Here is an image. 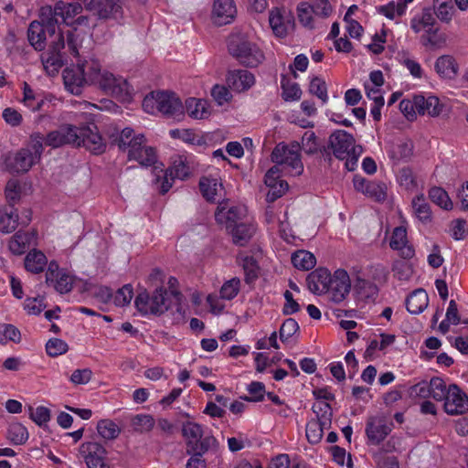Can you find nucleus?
I'll use <instances>...</instances> for the list:
<instances>
[{"label":"nucleus","mask_w":468,"mask_h":468,"mask_svg":"<svg viewBox=\"0 0 468 468\" xmlns=\"http://www.w3.org/2000/svg\"><path fill=\"white\" fill-rule=\"evenodd\" d=\"M83 70L77 65L66 68L63 70V80L66 89L74 95H80L82 88L88 84Z\"/></svg>","instance_id":"nucleus-19"},{"label":"nucleus","mask_w":468,"mask_h":468,"mask_svg":"<svg viewBox=\"0 0 468 468\" xmlns=\"http://www.w3.org/2000/svg\"><path fill=\"white\" fill-rule=\"evenodd\" d=\"M407 244V231L403 227H397L394 229L389 246L393 250H403Z\"/></svg>","instance_id":"nucleus-57"},{"label":"nucleus","mask_w":468,"mask_h":468,"mask_svg":"<svg viewBox=\"0 0 468 468\" xmlns=\"http://www.w3.org/2000/svg\"><path fill=\"white\" fill-rule=\"evenodd\" d=\"M298 19L300 23L310 29L314 28V10L307 3H301L297 7Z\"/></svg>","instance_id":"nucleus-53"},{"label":"nucleus","mask_w":468,"mask_h":468,"mask_svg":"<svg viewBox=\"0 0 468 468\" xmlns=\"http://www.w3.org/2000/svg\"><path fill=\"white\" fill-rule=\"evenodd\" d=\"M35 157L29 148H21L16 154L1 157L0 168L11 174L27 172L35 164Z\"/></svg>","instance_id":"nucleus-7"},{"label":"nucleus","mask_w":468,"mask_h":468,"mask_svg":"<svg viewBox=\"0 0 468 468\" xmlns=\"http://www.w3.org/2000/svg\"><path fill=\"white\" fill-rule=\"evenodd\" d=\"M5 196L7 202L5 206H12L15 207V205L21 197V186L17 179H10L7 181L5 188Z\"/></svg>","instance_id":"nucleus-44"},{"label":"nucleus","mask_w":468,"mask_h":468,"mask_svg":"<svg viewBox=\"0 0 468 468\" xmlns=\"http://www.w3.org/2000/svg\"><path fill=\"white\" fill-rule=\"evenodd\" d=\"M80 452L82 456L92 458L105 457L106 450L99 442L88 441L84 442L80 447Z\"/></svg>","instance_id":"nucleus-49"},{"label":"nucleus","mask_w":468,"mask_h":468,"mask_svg":"<svg viewBox=\"0 0 468 468\" xmlns=\"http://www.w3.org/2000/svg\"><path fill=\"white\" fill-rule=\"evenodd\" d=\"M391 426L381 420L370 421L366 427L367 436L372 443L378 444L390 433Z\"/></svg>","instance_id":"nucleus-24"},{"label":"nucleus","mask_w":468,"mask_h":468,"mask_svg":"<svg viewBox=\"0 0 468 468\" xmlns=\"http://www.w3.org/2000/svg\"><path fill=\"white\" fill-rule=\"evenodd\" d=\"M431 397L437 401H444L448 395V387L441 378H432L430 381Z\"/></svg>","instance_id":"nucleus-47"},{"label":"nucleus","mask_w":468,"mask_h":468,"mask_svg":"<svg viewBox=\"0 0 468 468\" xmlns=\"http://www.w3.org/2000/svg\"><path fill=\"white\" fill-rule=\"evenodd\" d=\"M240 281L239 278H232L227 281L220 289V297L224 300H232L239 292Z\"/></svg>","instance_id":"nucleus-52"},{"label":"nucleus","mask_w":468,"mask_h":468,"mask_svg":"<svg viewBox=\"0 0 468 468\" xmlns=\"http://www.w3.org/2000/svg\"><path fill=\"white\" fill-rule=\"evenodd\" d=\"M83 70V75L88 84H98V81L102 74L101 70V64L96 59L85 60L82 63H78Z\"/></svg>","instance_id":"nucleus-30"},{"label":"nucleus","mask_w":468,"mask_h":468,"mask_svg":"<svg viewBox=\"0 0 468 468\" xmlns=\"http://www.w3.org/2000/svg\"><path fill=\"white\" fill-rule=\"evenodd\" d=\"M237 8L233 0H214L212 19L214 24L223 26L233 21Z\"/></svg>","instance_id":"nucleus-16"},{"label":"nucleus","mask_w":468,"mask_h":468,"mask_svg":"<svg viewBox=\"0 0 468 468\" xmlns=\"http://www.w3.org/2000/svg\"><path fill=\"white\" fill-rule=\"evenodd\" d=\"M412 207L416 217L422 222L431 219V211L423 195H419L412 200Z\"/></svg>","instance_id":"nucleus-36"},{"label":"nucleus","mask_w":468,"mask_h":468,"mask_svg":"<svg viewBox=\"0 0 468 468\" xmlns=\"http://www.w3.org/2000/svg\"><path fill=\"white\" fill-rule=\"evenodd\" d=\"M247 208L243 206H232L228 208L219 206L215 213L217 222L223 225L228 231L247 219Z\"/></svg>","instance_id":"nucleus-12"},{"label":"nucleus","mask_w":468,"mask_h":468,"mask_svg":"<svg viewBox=\"0 0 468 468\" xmlns=\"http://www.w3.org/2000/svg\"><path fill=\"white\" fill-rule=\"evenodd\" d=\"M405 10V3H401V0H399L397 4L390 2L378 7V12L389 19H393L396 15L402 16Z\"/></svg>","instance_id":"nucleus-54"},{"label":"nucleus","mask_w":468,"mask_h":468,"mask_svg":"<svg viewBox=\"0 0 468 468\" xmlns=\"http://www.w3.org/2000/svg\"><path fill=\"white\" fill-rule=\"evenodd\" d=\"M199 188L207 201H215L218 192L222 190V184L217 178L204 176L199 181Z\"/></svg>","instance_id":"nucleus-29"},{"label":"nucleus","mask_w":468,"mask_h":468,"mask_svg":"<svg viewBox=\"0 0 468 468\" xmlns=\"http://www.w3.org/2000/svg\"><path fill=\"white\" fill-rule=\"evenodd\" d=\"M122 10L121 0H104V5L98 9V15L103 19L117 18L121 16Z\"/></svg>","instance_id":"nucleus-40"},{"label":"nucleus","mask_w":468,"mask_h":468,"mask_svg":"<svg viewBox=\"0 0 468 468\" xmlns=\"http://www.w3.org/2000/svg\"><path fill=\"white\" fill-rule=\"evenodd\" d=\"M29 416L36 424L42 426L50 420V410L44 406H39L35 410L29 407Z\"/></svg>","instance_id":"nucleus-59"},{"label":"nucleus","mask_w":468,"mask_h":468,"mask_svg":"<svg viewBox=\"0 0 468 468\" xmlns=\"http://www.w3.org/2000/svg\"><path fill=\"white\" fill-rule=\"evenodd\" d=\"M96 129L92 122L80 127L77 126V140L74 145H82L96 154L104 152L105 144Z\"/></svg>","instance_id":"nucleus-9"},{"label":"nucleus","mask_w":468,"mask_h":468,"mask_svg":"<svg viewBox=\"0 0 468 468\" xmlns=\"http://www.w3.org/2000/svg\"><path fill=\"white\" fill-rule=\"evenodd\" d=\"M48 285H52L59 293H66L70 292L72 289L73 278L63 271L58 273V276H55L54 282L49 283Z\"/></svg>","instance_id":"nucleus-50"},{"label":"nucleus","mask_w":468,"mask_h":468,"mask_svg":"<svg viewBox=\"0 0 468 468\" xmlns=\"http://www.w3.org/2000/svg\"><path fill=\"white\" fill-rule=\"evenodd\" d=\"M282 98L286 101H298L302 95V90L296 82H290L285 76L282 78Z\"/></svg>","instance_id":"nucleus-45"},{"label":"nucleus","mask_w":468,"mask_h":468,"mask_svg":"<svg viewBox=\"0 0 468 468\" xmlns=\"http://www.w3.org/2000/svg\"><path fill=\"white\" fill-rule=\"evenodd\" d=\"M301 149L308 154L317 152V138L313 131H306L303 133L302 144L296 141L292 142L290 144L284 143L278 144L271 153V160L273 163L286 165L295 175H301L303 171V165L300 157Z\"/></svg>","instance_id":"nucleus-2"},{"label":"nucleus","mask_w":468,"mask_h":468,"mask_svg":"<svg viewBox=\"0 0 468 468\" xmlns=\"http://www.w3.org/2000/svg\"><path fill=\"white\" fill-rule=\"evenodd\" d=\"M435 69L441 78L452 80L457 75L458 65L452 56L443 55L437 58Z\"/></svg>","instance_id":"nucleus-28"},{"label":"nucleus","mask_w":468,"mask_h":468,"mask_svg":"<svg viewBox=\"0 0 468 468\" xmlns=\"http://www.w3.org/2000/svg\"><path fill=\"white\" fill-rule=\"evenodd\" d=\"M188 115L197 120L206 119L209 116V104L206 100L188 98L185 103Z\"/></svg>","instance_id":"nucleus-27"},{"label":"nucleus","mask_w":468,"mask_h":468,"mask_svg":"<svg viewBox=\"0 0 468 468\" xmlns=\"http://www.w3.org/2000/svg\"><path fill=\"white\" fill-rule=\"evenodd\" d=\"M137 154L140 158L133 160L138 162L143 166H151L156 163L157 157L155 149L147 145L146 140L141 144L139 149L137 150Z\"/></svg>","instance_id":"nucleus-41"},{"label":"nucleus","mask_w":468,"mask_h":468,"mask_svg":"<svg viewBox=\"0 0 468 468\" xmlns=\"http://www.w3.org/2000/svg\"><path fill=\"white\" fill-rule=\"evenodd\" d=\"M331 276L327 269L318 268L314 270L307 276L308 289L315 294L327 292L329 291Z\"/></svg>","instance_id":"nucleus-20"},{"label":"nucleus","mask_w":468,"mask_h":468,"mask_svg":"<svg viewBox=\"0 0 468 468\" xmlns=\"http://www.w3.org/2000/svg\"><path fill=\"white\" fill-rule=\"evenodd\" d=\"M45 308L44 296L27 298L25 302V309L29 314H39Z\"/></svg>","instance_id":"nucleus-62"},{"label":"nucleus","mask_w":468,"mask_h":468,"mask_svg":"<svg viewBox=\"0 0 468 468\" xmlns=\"http://www.w3.org/2000/svg\"><path fill=\"white\" fill-rule=\"evenodd\" d=\"M144 141L145 137L143 133H135L130 127L122 129L119 136L115 139L119 149L127 153L128 159L140 158L137 154V150Z\"/></svg>","instance_id":"nucleus-11"},{"label":"nucleus","mask_w":468,"mask_h":468,"mask_svg":"<svg viewBox=\"0 0 468 468\" xmlns=\"http://www.w3.org/2000/svg\"><path fill=\"white\" fill-rule=\"evenodd\" d=\"M182 435L186 440V452H197V450H217L218 441L213 435L204 436L202 425L194 421L182 424Z\"/></svg>","instance_id":"nucleus-6"},{"label":"nucleus","mask_w":468,"mask_h":468,"mask_svg":"<svg viewBox=\"0 0 468 468\" xmlns=\"http://www.w3.org/2000/svg\"><path fill=\"white\" fill-rule=\"evenodd\" d=\"M228 85L235 91L249 90L254 83V75L246 69H235L227 75Z\"/></svg>","instance_id":"nucleus-21"},{"label":"nucleus","mask_w":468,"mask_h":468,"mask_svg":"<svg viewBox=\"0 0 468 468\" xmlns=\"http://www.w3.org/2000/svg\"><path fill=\"white\" fill-rule=\"evenodd\" d=\"M98 85L104 92L122 101H129L132 98L133 90L122 77H116L112 73L103 71Z\"/></svg>","instance_id":"nucleus-8"},{"label":"nucleus","mask_w":468,"mask_h":468,"mask_svg":"<svg viewBox=\"0 0 468 468\" xmlns=\"http://www.w3.org/2000/svg\"><path fill=\"white\" fill-rule=\"evenodd\" d=\"M299 324L295 319H285L279 332L281 341H288L294 334H296L299 331Z\"/></svg>","instance_id":"nucleus-56"},{"label":"nucleus","mask_w":468,"mask_h":468,"mask_svg":"<svg viewBox=\"0 0 468 468\" xmlns=\"http://www.w3.org/2000/svg\"><path fill=\"white\" fill-rule=\"evenodd\" d=\"M330 426H324L322 421L311 420L306 425V438L312 444L318 443L324 435V430Z\"/></svg>","instance_id":"nucleus-39"},{"label":"nucleus","mask_w":468,"mask_h":468,"mask_svg":"<svg viewBox=\"0 0 468 468\" xmlns=\"http://www.w3.org/2000/svg\"><path fill=\"white\" fill-rule=\"evenodd\" d=\"M47 264V257L40 250L30 251L25 259V268L33 273H39Z\"/></svg>","instance_id":"nucleus-33"},{"label":"nucleus","mask_w":468,"mask_h":468,"mask_svg":"<svg viewBox=\"0 0 468 468\" xmlns=\"http://www.w3.org/2000/svg\"><path fill=\"white\" fill-rule=\"evenodd\" d=\"M31 239L28 232L17 231L9 241V250L13 254L21 255L29 248Z\"/></svg>","instance_id":"nucleus-32"},{"label":"nucleus","mask_w":468,"mask_h":468,"mask_svg":"<svg viewBox=\"0 0 468 468\" xmlns=\"http://www.w3.org/2000/svg\"><path fill=\"white\" fill-rule=\"evenodd\" d=\"M243 270L245 272V282L250 283L258 278V264L252 257H246L243 260Z\"/></svg>","instance_id":"nucleus-60"},{"label":"nucleus","mask_w":468,"mask_h":468,"mask_svg":"<svg viewBox=\"0 0 468 468\" xmlns=\"http://www.w3.org/2000/svg\"><path fill=\"white\" fill-rule=\"evenodd\" d=\"M351 289V282L346 271L343 269L336 270L331 276L329 292L330 299L334 303L343 302L348 295Z\"/></svg>","instance_id":"nucleus-14"},{"label":"nucleus","mask_w":468,"mask_h":468,"mask_svg":"<svg viewBox=\"0 0 468 468\" xmlns=\"http://www.w3.org/2000/svg\"><path fill=\"white\" fill-rule=\"evenodd\" d=\"M21 340L20 331L13 324H5L0 330V343L6 344L8 341L19 343Z\"/></svg>","instance_id":"nucleus-58"},{"label":"nucleus","mask_w":468,"mask_h":468,"mask_svg":"<svg viewBox=\"0 0 468 468\" xmlns=\"http://www.w3.org/2000/svg\"><path fill=\"white\" fill-rule=\"evenodd\" d=\"M292 263L299 270L309 271L315 266L316 259L307 250H298L292 255Z\"/></svg>","instance_id":"nucleus-34"},{"label":"nucleus","mask_w":468,"mask_h":468,"mask_svg":"<svg viewBox=\"0 0 468 468\" xmlns=\"http://www.w3.org/2000/svg\"><path fill=\"white\" fill-rule=\"evenodd\" d=\"M45 144V136L39 133H33L30 136V150L35 157V160H39L43 153Z\"/></svg>","instance_id":"nucleus-63"},{"label":"nucleus","mask_w":468,"mask_h":468,"mask_svg":"<svg viewBox=\"0 0 468 468\" xmlns=\"http://www.w3.org/2000/svg\"><path fill=\"white\" fill-rule=\"evenodd\" d=\"M429 304V297L425 290L417 289L406 299V308L412 314L422 313Z\"/></svg>","instance_id":"nucleus-26"},{"label":"nucleus","mask_w":468,"mask_h":468,"mask_svg":"<svg viewBox=\"0 0 468 468\" xmlns=\"http://www.w3.org/2000/svg\"><path fill=\"white\" fill-rule=\"evenodd\" d=\"M269 22L273 33L283 37L292 27V17L285 9L274 8L270 13Z\"/></svg>","instance_id":"nucleus-18"},{"label":"nucleus","mask_w":468,"mask_h":468,"mask_svg":"<svg viewBox=\"0 0 468 468\" xmlns=\"http://www.w3.org/2000/svg\"><path fill=\"white\" fill-rule=\"evenodd\" d=\"M312 410L316 416L314 420L323 422L324 426H331L332 423V408L326 401H318L314 403Z\"/></svg>","instance_id":"nucleus-37"},{"label":"nucleus","mask_w":468,"mask_h":468,"mask_svg":"<svg viewBox=\"0 0 468 468\" xmlns=\"http://www.w3.org/2000/svg\"><path fill=\"white\" fill-rule=\"evenodd\" d=\"M99 434L105 440H114L120 433V427L111 420H101L97 424Z\"/></svg>","instance_id":"nucleus-38"},{"label":"nucleus","mask_w":468,"mask_h":468,"mask_svg":"<svg viewBox=\"0 0 468 468\" xmlns=\"http://www.w3.org/2000/svg\"><path fill=\"white\" fill-rule=\"evenodd\" d=\"M353 183L356 190L377 201H383L387 197L386 185L381 182L369 181L361 176H355Z\"/></svg>","instance_id":"nucleus-17"},{"label":"nucleus","mask_w":468,"mask_h":468,"mask_svg":"<svg viewBox=\"0 0 468 468\" xmlns=\"http://www.w3.org/2000/svg\"><path fill=\"white\" fill-rule=\"evenodd\" d=\"M373 459L377 468H399V461L396 456L387 455L384 451H379L373 454Z\"/></svg>","instance_id":"nucleus-51"},{"label":"nucleus","mask_w":468,"mask_h":468,"mask_svg":"<svg viewBox=\"0 0 468 468\" xmlns=\"http://www.w3.org/2000/svg\"><path fill=\"white\" fill-rule=\"evenodd\" d=\"M329 144L334 155L341 160H346V166L349 171L355 169L358 157L363 153L361 145L355 144L352 134L343 130H337L329 137Z\"/></svg>","instance_id":"nucleus-3"},{"label":"nucleus","mask_w":468,"mask_h":468,"mask_svg":"<svg viewBox=\"0 0 468 468\" xmlns=\"http://www.w3.org/2000/svg\"><path fill=\"white\" fill-rule=\"evenodd\" d=\"M18 214L12 206H0V231L11 233L18 226Z\"/></svg>","instance_id":"nucleus-25"},{"label":"nucleus","mask_w":468,"mask_h":468,"mask_svg":"<svg viewBox=\"0 0 468 468\" xmlns=\"http://www.w3.org/2000/svg\"><path fill=\"white\" fill-rule=\"evenodd\" d=\"M137 310L144 314L160 315L175 305L168 291L157 288L150 297L146 291L140 292L134 301Z\"/></svg>","instance_id":"nucleus-5"},{"label":"nucleus","mask_w":468,"mask_h":468,"mask_svg":"<svg viewBox=\"0 0 468 468\" xmlns=\"http://www.w3.org/2000/svg\"><path fill=\"white\" fill-rule=\"evenodd\" d=\"M208 451L202 449L201 451L197 450V452H186V454L191 455V457L188 459L186 468H206L207 464L203 455Z\"/></svg>","instance_id":"nucleus-64"},{"label":"nucleus","mask_w":468,"mask_h":468,"mask_svg":"<svg viewBox=\"0 0 468 468\" xmlns=\"http://www.w3.org/2000/svg\"><path fill=\"white\" fill-rule=\"evenodd\" d=\"M413 153V144L411 141H399L393 144L390 150V157L395 160L409 159Z\"/></svg>","instance_id":"nucleus-42"},{"label":"nucleus","mask_w":468,"mask_h":468,"mask_svg":"<svg viewBox=\"0 0 468 468\" xmlns=\"http://www.w3.org/2000/svg\"><path fill=\"white\" fill-rule=\"evenodd\" d=\"M255 226L248 219H245L229 230V232L231 234L233 243L243 247L250 240L255 233Z\"/></svg>","instance_id":"nucleus-23"},{"label":"nucleus","mask_w":468,"mask_h":468,"mask_svg":"<svg viewBox=\"0 0 468 468\" xmlns=\"http://www.w3.org/2000/svg\"><path fill=\"white\" fill-rule=\"evenodd\" d=\"M429 197L433 203L441 208L446 210L452 209V202L443 188L439 186L431 187L429 191Z\"/></svg>","instance_id":"nucleus-43"},{"label":"nucleus","mask_w":468,"mask_h":468,"mask_svg":"<svg viewBox=\"0 0 468 468\" xmlns=\"http://www.w3.org/2000/svg\"><path fill=\"white\" fill-rule=\"evenodd\" d=\"M132 426L136 432H147L154 428V420L151 415L138 414L132 419Z\"/></svg>","instance_id":"nucleus-46"},{"label":"nucleus","mask_w":468,"mask_h":468,"mask_svg":"<svg viewBox=\"0 0 468 468\" xmlns=\"http://www.w3.org/2000/svg\"><path fill=\"white\" fill-rule=\"evenodd\" d=\"M154 101L158 112L165 116L177 118L184 113V106L175 93L157 92Z\"/></svg>","instance_id":"nucleus-13"},{"label":"nucleus","mask_w":468,"mask_h":468,"mask_svg":"<svg viewBox=\"0 0 468 468\" xmlns=\"http://www.w3.org/2000/svg\"><path fill=\"white\" fill-rule=\"evenodd\" d=\"M133 296V291L131 284H125L119 289L114 296V303L118 306H124L130 303Z\"/></svg>","instance_id":"nucleus-61"},{"label":"nucleus","mask_w":468,"mask_h":468,"mask_svg":"<svg viewBox=\"0 0 468 468\" xmlns=\"http://www.w3.org/2000/svg\"><path fill=\"white\" fill-rule=\"evenodd\" d=\"M444 410L449 415L468 413V396L456 384L448 386V395L444 399Z\"/></svg>","instance_id":"nucleus-10"},{"label":"nucleus","mask_w":468,"mask_h":468,"mask_svg":"<svg viewBox=\"0 0 468 468\" xmlns=\"http://www.w3.org/2000/svg\"><path fill=\"white\" fill-rule=\"evenodd\" d=\"M435 17L429 9H424L420 18H413L411 20V28L415 33L425 30L426 34H431L434 29Z\"/></svg>","instance_id":"nucleus-31"},{"label":"nucleus","mask_w":468,"mask_h":468,"mask_svg":"<svg viewBox=\"0 0 468 468\" xmlns=\"http://www.w3.org/2000/svg\"><path fill=\"white\" fill-rule=\"evenodd\" d=\"M27 39L37 51L44 50L48 44V49L41 55V62L48 73L58 72L64 64L62 50L65 48V38L53 19H48L46 23L32 21L27 29Z\"/></svg>","instance_id":"nucleus-1"},{"label":"nucleus","mask_w":468,"mask_h":468,"mask_svg":"<svg viewBox=\"0 0 468 468\" xmlns=\"http://www.w3.org/2000/svg\"><path fill=\"white\" fill-rule=\"evenodd\" d=\"M228 48L230 55L247 67H257L264 58L262 51L239 33L229 36Z\"/></svg>","instance_id":"nucleus-4"},{"label":"nucleus","mask_w":468,"mask_h":468,"mask_svg":"<svg viewBox=\"0 0 468 468\" xmlns=\"http://www.w3.org/2000/svg\"><path fill=\"white\" fill-rule=\"evenodd\" d=\"M68 348V344L59 338H51L46 344V351L52 357L65 354Z\"/></svg>","instance_id":"nucleus-55"},{"label":"nucleus","mask_w":468,"mask_h":468,"mask_svg":"<svg viewBox=\"0 0 468 468\" xmlns=\"http://www.w3.org/2000/svg\"><path fill=\"white\" fill-rule=\"evenodd\" d=\"M309 91L320 99L323 104L327 102V87L325 81L323 79L319 77L313 78L309 85Z\"/></svg>","instance_id":"nucleus-48"},{"label":"nucleus","mask_w":468,"mask_h":468,"mask_svg":"<svg viewBox=\"0 0 468 468\" xmlns=\"http://www.w3.org/2000/svg\"><path fill=\"white\" fill-rule=\"evenodd\" d=\"M7 439L15 445L24 444L28 439V432L21 423H11L7 430Z\"/></svg>","instance_id":"nucleus-35"},{"label":"nucleus","mask_w":468,"mask_h":468,"mask_svg":"<svg viewBox=\"0 0 468 468\" xmlns=\"http://www.w3.org/2000/svg\"><path fill=\"white\" fill-rule=\"evenodd\" d=\"M415 110L420 114H428L431 116H438L442 109V104L440 103L439 98L435 96H424L418 94L414 96Z\"/></svg>","instance_id":"nucleus-22"},{"label":"nucleus","mask_w":468,"mask_h":468,"mask_svg":"<svg viewBox=\"0 0 468 468\" xmlns=\"http://www.w3.org/2000/svg\"><path fill=\"white\" fill-rule=\"evenodd\" d=\"M77 140V126L68 124L59 127L56 131L48 133L45 136V144L52 148H58L64 144H74Z\"/></svg>","instance_id":"nucleus-15"}]
</instances>
